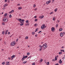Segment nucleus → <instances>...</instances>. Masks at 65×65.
I'll return each mask as SVG.
<instances>
[{
    "label": "nucleus",
    "mask_w": 65,
    "mask_h": 65,
    "mask_svg": "<svg viewBox=\"0 0 65 65\" xmlns=\"http://www.w3.org/2000/svg\"><path fill=\"white\" fill-rule=\"evenodd\" d=\"M7 21H8V20L6 18H4L3 19V22H4L5 23H6V22H7Z\"/></svg>",
    "instance_id": "obj_1"
},
{
    "label": "nucleus",
    "mask_w": 65,
    "mask_h": 65,
    "mask_svg": "<svg viewBox=\"0 0 65 65\" xmlns=\"http://www.w3.org/2000/svg\"><path fill=\"white\" fill-rule=\"evenodd\" d=\"M43 47L44 48H46L47 47V45H46V44H43Z\"/></svg>",
    "instance_id": "obj_2"
},
{
    "label": "nucleus",
    "mask_w": 65,
    "mask_h": 65,
    "mask_svg": "<svg viewBox=\"0 0 65 65\" xmlns=\"http://www.w3.org/2000/svg\"><path fill=\"white\" fill-rule=\"evenodd\" d=\"M15 44V42L13 41L11 43V45H14Z\"/></svg>",
    "instance_id": "obj_3"
},
{
    "label": "nucleus",
    "mask_w": 65,
    "mask_h": 65,
    "mask_svg": "<svg viewBox=\"0 0 65 65\" xmlns=\"http://www.w3.org/2000/svg\"><path fill=\"white\" fill-rule=\"evenodd\" d=\"M45 28V25H42L41 26V29H44Z\"/></svg>",
    "instance_id": "obj_4"
},
{
    "label": "nucleus",
    "mask_w": 65,
    "mask_h": 65,
    "mask_svg": "<svg viewBox=\"0 0 65 65\" xmlns=\"http://www.w3.org/2000/svg\"><path fill=\"white\" fill-rule=\"evenodd\" d=\"M55 28L53 27H52L51 30L52 31V32H54V31H55Z\"/></svg>",
    "instance_id": "obj_5"
},
{
    "label": "nucleus",
    "mask_w": 65,
    "mask_h": 65,
    "mask_svg": "<svg viewBox=\"0 0 65 65\" xmlns=\"http://www.w3.org/2000/svg\"><path fill=\"white\" fill-rule=\"evenodd\" d=\"M43 18H44V16H40L39 17V18H40L41 19H43Z\"/></svg>",
    "instance_id": "obj_6"
},
{
    "label": "nucleus",
    "mask_w": 65,
    "mask_h": 65,
    "mask_svg": "<svg viewBox=\"0 0 65 65\" xmlns=\"http://www.w3.org/2000/svg\"><path fill=\"white\" fill-rule=\"evenodd\" d=\"M60 35L61 37H62V36H63V33L62 32L60 34Z\"/></svg>",
    "instance_id": "obj_7"
},
{
    "label": "nucleus",
    "mask_w": 65,
    "mask_h": 65,
    "mask_svg": "<svg viewBox=\"0 0 65 65\" xmlns=\"http://www.w3.org/2000/svg\"><path fill=\"white\" fill-rule=\"evenodd\" d=\"M15 57V55H13L12 56H11V58H14V57Z\"/></svg>",
    "instance_id": "obj_8"
},
{
    "label": "nucleus",
    "mask_w": 65,
    "mask_h": 65,
    "mask_svg": "<svg viewBox=\"0 0 65 65\" xmlns=\"http://www.w3.org/2000/svg\"><path fill=\"white\" fill-rule=\"evenodd\" d=\"M59 63H60V64H61V63H62V60H61V59H60L59 60Z\"/></svg>",
    "instance_id": "obj_9"
},
{
    "label": "nucleus",
    "mask_w": 65,
    "mask_h": 65,
    "mask_svg": "<svg viewBox=\"0 0 65 65\" xmlns=\"http://www.w3.org/2000/svg\"><path fill=\"white\" fill-rule=\"evenodd\" d=\"M62 30H63V29L62 28H60L59 29V31H61Z\"/></svg>",
    "instance_id": "obj_10"
},
{
    "label": "nucleus",
    "mask_w": 65,
    "mask_h": 65,
    "mask_svg": "<svg viewBox=\"0 0 65 65\" xmlns=\"http://www.w3.org/2000/svg\"><path fill=\"white\" fill-rule=\"evenodd\" d=\"M25 58V57H23L22 59V60L24 61V59Z\"/></svg>",
    "instance_id": "obj_11"
},
{
    "label": "nucleus",
    "mask_w": 65,
    "mask_h": 65,
    "mask_svg": "<svg viewBox=\"0 0 65 65\" xmlns=\"http://www.w3.org/2000/svg\"><path fill=\"white\" fill-rule=\"evenodd\" d=\"M2 34H3V35L4 34H5V31H3L2 32Z\"/></svg>",
    "instance_id": "obj_12"
},
{
    "label": "nucleus",
    "mask_w": 65,
    "mask_h": 65,
    "mask_svg": "<svg viewBox=\"0 0 65 65\" xmlns=\"http://www.w3.org/2000/svg\"><path fill=\"white\" fill-rule=\"evenodd\" d=\"M22 7H19L18 8V9L19 10H20V9H22Z\"/></svg>",
    "instance_id": "obj_13"
},
{
    "label": "nucleus",
    "mask_w": 65,
    "mask_h": 65,
    "mask_svg": "<svg viewBox=\"0 0 65 65\" xmlns=\"http://www.w3.org/2000/svg\"><path fill=\"white\" fill-rule=\"evenodd\" d=\"M43 61V59H41L40 60V62H42Z\"/></svg>",
    "instance_id": "obj_14"
},
{
    "label": "nucleus",
    "mask_w": 65,
    "mask_h": 65,
    "mask_svg": "<svg viewBox=\"0 0 65 65\" xmlns=\"http://www.w3.org/2000/svg\"><path fill=\"white\" fill-rule=\"evenodd\" d=\"M6 64H9V62H6Z\"/></svg>",
    "instance_id": "obj_15"
},
{
    "label": "nucleus",
    "mask_w": 65,
    "mask_h": 65,
    "mask_svg": "<svg viewBox=\"0 0 65 65\" xmlns=\"http://www.w3.org/2000/svg\"><path fill=\"white\" fill-rule=\"evenodd\" d=\"M59 55H61V54H62V53L61 52H59Z\"/></svg>",
    "instance_id": "obj_16"
},
{
    "label": "nucleus",
    "mask_w": 65,
    "mask_h": 65,
    "mask_svg": "<svg viewBox=\"0 0 65 65\" xmlns=\"http://www.w3.org/2000/svg\"><path fill=\"white\" fill-rule=\"evenodd\" d=\"M7 15V13H5L4 14V16L6 17V15Z\"/></svg>",
    "instance_id": "obj_17"
},
{
    "label": "nucleus",
    "mask_w": 65,
    "mask_h": 65,
    "mask_svg": "<svg viewBox=\"0 0 65 65\" xmlns=\"http://www.w3.org/2000/svg\"><path fill=\"white\" fill-rule=\"evenodd\" d=\"M26 23H29V21L28 20H27L26 21Z\"/></svg>",
    "instance_id": "obj_18"
},
{
    "label": "nucleus",
    "mask_w": 65,
    "mask_h": 65,
    "mask_svg": "<svg viewBox=\"0 0 65 65\" xmlns=\"http://www.w3.org/2000/svg\"><path fill=\"white\" fill-rule=\"evenodd\" d=\"M58 10V9L56 8L55 9V10L54 11L55 12H56Z\"/></svg>",
    "instance_id": "obj_19"
},
{
    "label": "nucleus",
    "mask_w": 65,
    "mask_h": 65,
    "mask_svg": "<svg viewBox=\"0 0 65 65\" xmlns=\"http://www.w3.org/2000/svg\"><path fill=\"white\" fill-rule=\"evenodd\" d=\"M37 19H36L35 20V22H37Z\"/></svg>",
    "instance_id": "obj_20"
},
{
    "label": "nucleus",
    "mask_w": 65,
    "mask_h": 65,
    "mask_svg": "<svg viewBox=\"0 0 65 65\" xmlns=\"http://www.w3.org/2000/svg\"><path fill=\"white\" fill-rule=\"evenodd\" d=\"M55 61H57V58L56 57H55Z\"/></svg>",
    "instance_id": "obj_21"
},
{
    "label": "nucleus",
    "mask_w": 65,
    "mask_h": 65,
    "mask_svg": "<svg viewBox=\"0 0 65 65\" xmlns=\"http://www.w3.org/2000/svg\"><path fill=\"white\" fill-rule=\"evenodd\" d=\"M9 18H11V17H12V16H11V15L10 14L9 15Z\"/></svg>",
    "instance_id": "obj_22"
},
{
    "label": "nucleus",
    "mask_w": 65,
    "mask_h": 65,
    "mask_svg": "<svg viewBox=\"0 0 65 65\" xmlns=\"http://www.w3.org/2000/svg\"><path fill=\"white\" fill-rule=\"evenodd\" d=\"M47 64L48 65L50 64V62H48L47 63Z\"/></svg>",
    "instance_id": "obj_23"
},
{
    "label": "nucleus",
    "mask_w": 65,
    "mask_h": 65,
    "mask_svg": "<svg viewBox=\"0 0 65 65\" xmlns=\"http://www.w3.org/2000/svg\"><path fill=\"white\" fill-rule=\"evenodd\" d=\"M41 50H42V48H40V49H39V51H41Z\"/></svg>",
    "instance_id": "obj_24"
},
{
    "label": "nucleus",
    "mask_w": 65,
    "mask_h": 65,
    "mask_svg": "<svg viewBox=\"0 0 65 65\" xmlns=\"http://www.w3.org/2000/svg\"><path fill=\"white\" fill-rule=\"evenodd\" d=\"M23 23H20V26H23Z\"/></svg>",
    "instance_id": "obj_25"
},
{
    "label": "nucleus",
    "mask_w": 65,
    "mask_h": 65,
    "mask_svg": "<svg viewBox=\"0 0 65 65\" xmlns=\"http://www.w3.org/2000/svg\"><path fill=\"white\" fill-rule=\"evenodd\" d=\"M28 36H27L26 37H25V39H28Z\"/></svg>",
    "instance_id": "obj_26"
},
{
    "label": "nucleus",
    "mask_w": 65,
    "mask_h": 65,
    "mask_svg": "<svg viewBox=\"0 0 65 65\" xmlns=\"http://www.w3.org/2000/svg\"><path fill=\"white\" fill-rule=\"evenodd\" d=\"M53 12H51L50 13V14H53Z\"/></svg>",
    "instance_id": "obj_27"
},
{
    "label": "nucleus",
    "mask_w": 65,
    "mask_h": 65,
    "mask_svg": "<svg viewBox=\"0 0 65 65\" xmlns=\"http://www.w3.org/2000/svg\"><path fill=\"white\" fill-rule=\"evenodd\" d=\"M39 47H42L43 46H41V45H39Z\"/></svg>",
    "instance_id": "obj_28"
},
{
    "label": "nucleus",
    "mask_w": 65,
    "mask_h": 65,
    "mask_svg": "<svg viewBox=\"0 0 65 65\" xmlns=\"http://www.w3.org/2000/svg\"><path fill=\"white\" fill-rule=\"evenodd\" d=\"M53 21H55V18L54 17L53 18Z\"/></svg>",
    "instance_id": "obj_29"
},
{
    "label": "nucleus",
    "mask_w": 65,
    "mask_h": 65,
    "mask_svg": "<svg viewBox=\"0 0 65 65\" xmlns=\"http://www.w3.org/2000/svg\"><path fill=\"white\" fill-rule=\"evenodd\" d=\"M8 32V29L5 31V32L6 33H7Z\"/></svg>",
    "instance_id": "obj_30"
},
{
    "label": "nucleus",
    "mask_w": 65,
    "mask_h": 65,
    "mask_svg": "<svg viewBox=\"0 0 65 65\" xmlns=\"http://www.w3.org/2000/svg\"><path fill=\"white\" fill-rule=\"evenodd\" d=\"M27 55H30V53H27Z\"/></svg>",
    "instance_id": "obj_31"
},
{
    "label": "nucleus",
    "mask_w": 65,
    "mask_h": 65,
    "mask_svg": "<svg viewBox=\"0 0 65 65\" xmlns=\"http://www.w3.org/2000/svg\"><path fill=\"white\" fill-rule=\"evenodd\" d=\"M36 25H37V24L36 23L34 24V26L35 27H36Z\"/></svg>",
    "instance_id": "obj_32"
},
{
    "label": "nucleus",
    "mask_w": 65,
    "mask_h": 65,
    "mask_svg": "<svg viewBox=\"0 0 65 65\" xmlns=\"http://www.w3.org/2000/svg\"><path fill=\"white\" fill-rule=\"evenodd\" d=\"M58 24H56V27H58Z\"/></svg>",
    "instance_id": "obj_33"
},
{
    "label": "nucleus",
    "mask_w": 65,
    "mask_h": 65,
    "mask_svg": "<svg viewBox=\"0 0 65 65\" xmlns=\"http://www.w3.org/2000/svg\"><path fill=\"white\" fill-rule=\"evenodd\" d=\"M48 2L49 3H50V2H51V1H49Z\"/></svg>",
    "instance_id": "obj_34"
},
{
    "label": "nucleus",
    "mask_w": 65,
    "mask_h": 65,
    "mask_svg": "<svg viewBox=\"0 0 65 65\" xmlns=\"http://www.w3.org/2000/svg\"><path fill=\"white\" fill-rule=\"evenodd\" d=\"M5 64V62H2V64H3V65H4Z\"/></svg>",
    "instance_id": "obj_35"
},
{
    "label": "nucleus",
    "mask_w": 65,
    "mask_h": 65,
    "mask_svg": "<svg viewBox=\"0 0 65 65\" xmlns=\"http://www.w3.org/2000/svg\"><path fill=\"white\" fill-rule=\"evenodd\" d=\"M41 32V31H40L38 32V33H40Z\"/></svg>",
    "instance_id": "obj_36"
},
{
    "label": "nucleus",
    "mask_w": 65,
    "mask_h": 65,
    "mask_svg": "<svg viewBox=\"0 0 65 65\" xmlns=\"http://www.w3.org/2000/svg\"><path fill=\"white\" fill-rule=\"evenodd\" d=\"M8 59H9V60H10V59H11V58H10V57H8Z\"/></svg>",
    "instance_id": "obj_37"
},
{
    "label": "nucleus",
    "mask_w": 65,
    "mask_h": 65,
    "mask_svg": "<svg viewBox=\"0 0 65 65\" xmlns=\"http://www.w3.org/2000/svg\"><path fill=\"white\" fill-rule=\"evenodd\" d=\"M57 22H58V23L60 22V20H57Z\"/></svg>",
    "instance_id": "obj_38"
},
{
    "label": "nucleus",
    "mask_w": 65,
    "mask_h": 65,
    "mask_svg": "<svg viewBox=\"0 0 65 65\" xmlns=\"http://www.w3.org/2000/svg\"><path fill=\"white\" fill-rule=\"evenodd\" d=\"M18 20L19 21H22V19H20Z\"/></svg>",
    "instance_id": "obj_39"
},
{
    "label": "nucleus",
    "mask_w": 65,
    "mask_h": 65,
    "mask_svg": "<svg viewBox=\"0 0 65 65\" xmlns=\"http://www.w3.org/2000/svg\"><path fill=\"white\" fill-rule=\"evenodd\" d=\"M37 28L36 30L35 31V32H37Z\"/></svg>",
    "instance_id": "obj_40"
},
{
    "label": "nucleus",
    "mask_w": 65,
    "mask_h": 65,
    "mask_svg": "<svg viewBox=\"0 0 65 65\" xmlns=\"http://www.w3.org/2000/svg\"><path fill=\"white\" fill-rule=\"evenodd\" d=\"M5 23H3L2 24V25H5Z\"/></svg>",
    "instance_id": "obj_41"
},
{
    "label": "nucleus",
    "mask_w": 65,
    "mask_h": 65,
    "mask_svg": "<svg viewBox=\"0 0 65 65\" xmlns=\"http://www.w3.org/2000/svg\"><path fill=\"white\" fill-rule=\"evenodd\" d=\"M18 40H19V39L18 38L16 40V41L17 42V41H18Z\"/></svg>",
    "instance_id": "obj_42"
},
{
    "label": "nucleus",
    "mask_w": 65,
    "mask_h": 65,
    "mask_svg": "<svg viewBox=\"0 0 65 65\" xmlns=\"http://www.w3.org/2000/svg\"><path fill=\"white\" fill-rule=\"evenodd\" d=\"M35 63H32V65H35Z\"/></svg>",
    "instance_id": "obj_43"
},
{
    "label": "nucleus",
    "mask_w": 65,
    "mask_h": 65,
    "mask_svg": "<svg viewBox=\"0 0 65 65\" xmlns=\"http://www.w3.org/2000/svg\"><path fill=\"white\" fill-rule=\"evenodd\" d=\"M12 12H14V10H12V11H11Z\"/></svg>",
    "instance_id": "obj_44"
},
{
    "label": "nucleus",
    "mask_w": 65,
    "mask_h": 65,
    "mask_svg": "<svg viewBox=\"0 0 65 65\" xmlns=\"http://www.w3.org/2000/svg\"><path fill=\"white\" fill-rule=\"evenodd\" d=\"M37 9L35 8V9H34V10L36 11V10H37Z\"/></svg>",
    "instance_id": "obj_45"
},
{
    "label": "nucleus",
    "mask_w": 65,
    "mask_h": 65,
    "mask_svg": "<svg viewBox=\"0 0 65 65\" xmlns=\"http://www.w3.org/2000/svg\"><path fill=\"white\" fill-rule=\"evenodd\" d=\"M24 57H25V59H26V58H27V56H25Z\"/></svg>",
    "instance_id": "obj_46"
},
{
    "label": "nucleus",
    "mask_w": 65,
    "mask_h": 65,
    "mask_svg": "<svg viewBox=\"0 0 65 65\" xmlns=\"http://www.w3.org/2000/svg\"><path fill=\"white\" fill-rule=\"evenodd\" d=\"M49 3L48 2H46V4H49Z\"/></svg>",
    "instance_id": "obj_47"
},
{
    "label": "nucleus",
    "mask_w": 65,
    "mask_h": 65,
    "mask_svg": "<svg viewBox=\"0 0 65 65\" xmlns=\"http://www.w3.org/2000/svg\"><path fill=\"white\" fill-rule=\"evenodd\" d=\"M34 34H35L34 32H32V34H33V35H34Z\"/></svg>",
    "instance_id": "obj_48"
},
{
    "label": "nucleus",
    "mask_w": 65,
    "mask_h": 65,
    "mask_svg": "<svg viewBox=\"0 0 65 65\" xmlns=\"http://www.w3.org/2000/svg\"><path fill=\"white\" fill-rule=\"evenodd\" d=\"M35 37H37V34H36L35 35Z\"/></svg>",
    "instance_id": "obj_49"
},
{
    "label": "nucleus",
    "mask_w": 65,
    "mask_h": 65,
    "mask_svg": "<svg viewBox=\"0 0 65 65\" xmlns=\"http://www.w3.org/2000/svg\"><path fill=\"white\" fill-rule=\"evenodd\" d=\"M21 21H22V22H24V21L25 20H22Z\"/></svg>",
    "instance_id": "obj_50"
},
{
    "label": "nucleus",
    "mask_w": 65,
    "mask_h": 65,
    "mask_svg": "<svg viewBox=\"0 0 65 65\" xmlns=\"http://www.w3.org/2000/svg\"><path fill=\"white\" fill-rule=\"evenodd\" d=\"M27 61H25V62H24V64H25V63H27Z\"/></svg>",
    "instance_id": "obj_51"
},
{
    "label": "nucleus",
    "mask_w": 65,
    "mask_h": 65,
    "mask_svg": "<svg viewBox=\"0 0 65 65\" xmlns=\"http://www.w3.org/2000/svg\"><path fill=\"white\" fill-rule=\"evenodd\" d=\"M7 0H5V2H7Z\"/></svg>",
    "instance_id": "obj_52"
},
{
    "label": "nucleus",
    "mask_w": 65,
    "mask_h": 65,
    "mask_svg": "<svg viewBox=\"0 0 65 65\" xmlns=\"http://www.w3.org/2000/svg\"><path fill=\"white\" fill-rule=\"evenodd\" d=\"M55 65H59V64L56 63V64H55Z\"/></svg>",
    "instance_id": "obj_53"
},
{
    "label": "nucleus",
    "mask_w": 65,
    "mask_h": 65,
    "mask_svg": "<svg viewBox=\"0 0 65 65\" xmlns=\"http://www.w3.org/2000/svg\"><path fill=\"white\" fill-rule=\"evenodd\" d=\"M36 5H34L33 6V7H35Z\"/></svg>",
    "instance_id": "obj_54"
},
{
    "label": "nucleus",
    "mask_w": 65,
    "mask_h": 65,
    "mask_svg": "<svg viewBox=\"0 0 65 65\" xmlns=\"http://www.w3.org/2000/svg\"><path fill=\"white\" fill-rule=\"evenodd\" d=\"M9 13H12V12L11 11V12H9Z\"/></svg>",
    "instance_id": "obj_55"
},
{
    "label": "nucleus",
    "mask_w": 65,
    "mask_h": 65,
    "mask_svg": "<svg viewBox=\"0 0 65 65\" xmlns=\"http://www.w3.org/2000/svg\"><path fill=\"white\" fill-rule=\"evenodd\" d=\"M53 61H55V59H53L52 60Z\"/></svg>",
    "instance_id": "obj_56"
},
{
    "label": "nucleus",
    "mask_w": 65,
    "mask_h": 65,
    "mask_svg": "<svg viewBox=\"0 0 65 65\" xmlns=\"http://www.w3.org/2000/svg\"><path fill=\"white\" fill-rule=\"evenodd\" d=\"M17 6H19V5H20V4H18L17 5Z\"/></svg>",
    "instance_id": "obj_57"
},
{
    "label": "nucleus",
    "mask_w": 65,
    "mask_h": 65,
    "mask_svg": "<svg viewBox=\"0 0 65 65\" xmlns=\"http://www.w3.org/2000/svg\"><path fill=\"white\" fill-rule=\"evenodd\" d=\"M9 34H10V32H8V35H9Z\"/></svg>",
    "instance_id": "obj_58"
},
{
    "label": "nucleus",
    "mask_w": 65,
    "mask_h": 65,
    "mask_svg": "<svg viewBox=\"0 0 65 65\" xmlns=\"http://www.w3.org/2000/svg\"><path fill=\"white\" fill-rule=\"evenodd\" d=\"M3 10H4V9H5V8H3Z\"/></svg>",
    "instance_id": "obj_59"
},
{
    "label": "nucleus",
    "mask_w": 65,
    "mask_h": 65,
    "mask_svg": "<svg viewBox=\"0 0 65 65\" xmlns=\"http://www.w3.org/2000/svg\"><path fill=\"white\" fill-rule=\"evenodd\" d=\"M64 48V47H61V48Z\"/></svg>",
    "instance_id": "obj_60"
},
{
    "label": "nucleus",
    "mask_w": 65,
    "mask_h": 65,
    "mask_svg": "<svg viewBox=\"0 0 65 65\" xmlns=\"http://www.w3.org/2000/svg\"><path fill=\"white\" fill-rule=\"evenodd\" d=\"M60 51L61 52H63V50H60Z\"/></svg>",
    "instance_id": "obj_61"
},
{
    "label": "nucleus",
    "mask_w": 65,
    "mask_h": 65,
    "mask_svg": "<svg viewBox=\"0 0 65 65\" xmlns=\"http://www.w3.org/2000/svg\"><path fill=\"white\" fill-rule=\"evenodd\" d=\"M37 18L36 16H35V17H34L35 18Z\"/></svg>",
    "instance_id": "obj_62"
},
{
    "label": "nucleus",
    "mask_w": 65,
    "mask_h": 65,
    "mask_svg": "<svg viewBox=\"0 0 65 65\" xmlns=\"http://www.w3.org/2000/svg\"><path fill=\"white\" fill-rule=\"evenodd\" d=\"M62 52H64V50H62Z\"/></svg>",
    "instance_id": "obj_63"
},
{
    "label": "nucleus",
    "mask_w": 65,
    "mask_h": 65,
    "mask_svg": "<svg viewBox=\"0 0 65 65\" xmlns=\"http://www.w3.org/2000/svg\"><path fill=\"white\" fill-rule=\"evenodd\" d=\"M63 33L64 34V35H65V32H63Z\"/></svg>",
    "instance_id": "obj_64"
}]
</instances>
